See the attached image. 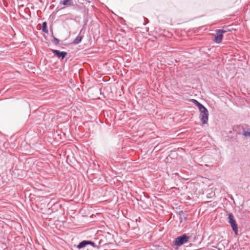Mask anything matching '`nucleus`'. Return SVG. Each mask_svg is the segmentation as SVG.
Here are the masks:
<instances>
[{"label": "nucleus", "mask_w": 250, "mask_h": 250, "mask_svg": "<svg viewBox=\"0 0 250 250\" xmlns=\"http://www.w3.org/2000/svg\"><path fill=\"white\" fill-rule=\"evenodd\" d=\"M42 30L45 33H48V30L47 28V24L46 22H43L42 23Z\"/></svg>", "instance_id": "8"}, {"label": "nucleus", "mask_w": 250, "mask_h": 250, "mask_svg": "<svg viewBox=\"0 0 250 250\" xmlns=\"http://www.w3.org/2000/svg\"><path fill=\"white\" fill-rule=\"evenodd\" d=\"M243 134L246 136H250V128L243 131Z\"/></svg>", "instance_id": "10"}, {"label": "nucleus", "mask_w": 250, "mask_h": 250, "mask_svg": "<svg viewBox=\"0 0 250 250\" xmlns=\"http://www.w3.org/2000/svg\"><path fill=\"white\" fill-rule=\"evenodd\" d=\"M52 52L54 55H56L58 58L63 59L66 56L67 53L65 52H61L57 50H52Z\"/></svg>", "instance_id": "5"}, {"label": "nucleus", "mask_w": 250, "mask_h": 250, "mask_svg": "<svg viewBox=\"0 0 250 250\" xmlns=\"http://www.w3.org/2000/svg\"><path fill=\"white\" fill-rule=\"evenodd\" d=\"M200 119L203 124H207L208 119V112L207 109L204 106L200 109Z\"/></svg>", "instance_id": "1"}, {"label": "nucleus", "mask_w": 250, "mask_h": 250, "mask_svg": "<svg viewBox=\"0 0 250 250\" xmlns=\"http://www.w3.org/2000/svg\"><path fill=\"white\" fill-rule=\"evenodd\" d=\"M189 239V237L187 236L186 234L178 237L174 241V244L176 246H181L183 244L187 242Z\"/></svg>", "instance_id": "3"}, {"label": "nucleus", "mask_w": 250, "mask_h": 250, "mask_svg": "<svg viewBox=\"0 0 250 250\" xmlns=\"http://www.w3.org/2000/svg\"><path fill=\"white\" fill-rule=\"evenodd\" d=\"M191 101L198 106L199 110L203 107L204 106L201 104L199 102L195 99H191Z\"/></svg>", "instance_id": "7"}, {"label": "nucleus", "mask_w": 250, "mask_h": 250, "mask_svg": "<svg viewBox=\"0 0 250 250\" xmlns=\"http://www.w3.org/2000/svg\"><path fill=\"white\" fill-rule=\"evenodd\" d=\"M71 0H64L63 1V4L64 5H70L71 4Z\"/></svg>", "instance_id": "11"}, {"label": "nucleus", "mask_w": 250, "mask_h": 250, "mask_svg": "<svg viewBox=\"0 0 250 250\" xmlns=\"http://www.w3.org/2000/svg\"><path fill=\"white\" fill-rule=\"evenodd\" d=\"M90 244L93 247H94V243L92 242L89 241H83L81 242L78 246L77 248L78 249H81L83 247H84L86 245Z\"/></svg>", "instance_id": "6"}, {"label": "nucleus", "mask_w": 250, "mask_h": 250, "mask_svg": "<svg viewBox=\"0 0 250 250\" xmlns=\"http://www.w3.org/2000/svg\"><path fill=\"white\" fill-rule=\"evenodd\" d=\"M226 32L224 30H217L216 31V36L214 39V42L217 43H219L222 42L223 38V34Z\"/></svg>", "instance_id": "4"}, {"label": "nucleus", "mask_w": 250, "mask_h": 250, "mask_svg": "<svg viewBox=\"0 0 250 250\" xmlns=\"http://www.w3.org/2000/svg\"><path fill=\"white\" fill-rule=\"evenodd\" d=\"M82 37L81 36H78L74 41V43L75 44H78L81 42L82 40Z\"/></svg>", "instance_id": "9"}, {"label": "nucleus", "mask_w": 250, "mask_h": 250, "mask_svg": "<svg viewBox=\"0 0 250 250\" xmlns=\"http://www.w3.org/2000/svg\"><path fill=\"white\" fill-rule=\"evenodd\" d=\"M229 222L231 225L232 229L236 235H238V226L233 214L231 213L229 214Z\"/></svg>", "instance_id": "2"}]
</instances>
